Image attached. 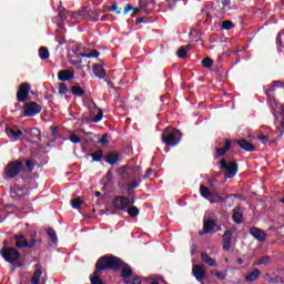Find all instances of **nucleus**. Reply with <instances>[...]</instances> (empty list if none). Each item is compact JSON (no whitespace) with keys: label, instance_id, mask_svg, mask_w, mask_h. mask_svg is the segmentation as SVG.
Here are the masks:
<instances>
[{"label":"nucleus","instance_id":"f257e3e1","mask_svg":"<svg viewBox=\"0 0 284 284\" xmlns=\"http://www.w3.org/2000/svg\"><path fill=\"white\" fill-rule=\"evenodd\" d=\"M123 265V260L114 256V255H103L95 263V270L93 274L90 276L91 284H105L103 280H101V273L106 270H113V272H119L121 266Z\"/></svg>","mask_w":284,"mask_h":284},{"label":"nucleus","instance_id":"f03ea898","mask_svg":"<svg viewBox=\"0 0 284 284\" xmlns=\"http://www.w3.org/2000/svg\"><path fill=\"white\" fill-rule=\"evenodd\" d=\"M182 136L183 133L174 128H166L161 134L162 143L171 148H176L181 143Z\"/></svg>","mask_w":284,"mask_h":284},{"label":"nucleus","instance_id":"7ed1b4c3","mask_svg":"<svg viewBox=\"0 0 284 284\" xmlns=\"http://www.w3.org/2000/svg\"><path fill=\"white\" fill-rule=\"evenodd\" d=\"M0 254L2 258L7 261V263H11L16 267H23V263H14L16 261H19V258H21V253L17 248L4 246L1 248Z\"/></svg>","mask_w":284,"mask_h":284},{"label":"nucleus","instance_id":"20e7f679","mask_svg":"<svg viewBox=\"0 0 284 284\" xmlns=\"http://www.w3.org/2000/svg\"><path fill=\"white\" fill-rule=\"evenodd\" d=\"M23 171V161L16 160L9 162L4 168V176L7 179H14V176H19Z\"/></svg>","mask_w":284,"mask_h":284},{"label":"nucleus","instance_id":"39448f33","mask_svg":"<svg viewBox=\"0 0 284 284\" xmlns=\"http://www.w3.org/2000/svg\"><path fill=\"white\" fill-rule=\"evenodd\" d=\"M220 168L227 173L226 179H234L239 172V163L236 161L227 163L225 159H222L220 161Z\"/></svg>","mask_w":284,"mask_h":284},{"label":"nucleus","instance_id":"423d86ee","mask_svg":"<svg viewBox=\"0 0 284 284\" xmlns=\"http://www.w3.org/2000/svg\"><path fill=\"white\" fill-rule=\"evenodd\" d=\"M113 207L115 210H119L120 212H125L131 205H133L134 201L130 202V197L123 196V195H118L113 199Z\"/></svg>","mask_w":284,"mask_h":284},{"label":"nucleus","instance_id":"0eeeda50","mask_svg":"<svg viewBox=\"0 0 284 284\" xmlns=\"http://www.w3.org/2000/svg\"><path fill=\"white\" fill-rule=\"evenodd\" d=\"M30 83H22L20 84L18 92H17V100L19 101V103H26V101H28V99H30Z\"/></svg>","mask_w":284,"mask_h":284},{"label":"nucleus","instance_id":"6e6552de","mask_svg":"<svg viewBox=\"0 0 284 284\" xmlns=\"http://www.w3.org/2000/svg\"><path fill=\"white\" fill-rule=\"evenodd\" d=\"M14 241H16V247L21 248V247H27L28 250H32L34 245H37V239H31L28 242V239L23 235H14Z\"/></svg>","mask_w":284,"mask_h":284},{"label":"nucleus","instance_id":"1a4fd4ad","mask_svg":"<svg viewBox=\"0 0 284 284\" xmlns=\"http://www.w3.org/2000/svg\"><path fill=\"white\" fill-rule=\"evenodd\" d=\"M24 116H37L42 110L41 105L37 102H27L23 106Z\"/></svg>","mask_w":284,"mask_h":284},{"label":"nucleus","instance_id":"9d476101","mask_svg":"<svg viewBox=\"0 0 284 284\" xmlns=\"http://www.w3.org/2000/svg\"><path fill=\"white\" fill-rule=\"evenodd\" d=\"M214 227H216V220H203V230L199 232V235L213 234Z\"/></svg>","mask_w":284,"mask_h":284},{"label":"nucleus","instance_id":"9b49d317","mask_svg":"<svg viewBox=\"0 0 284 284\" xmlns=\"http://www.w3.org/2000/svg\"><path fill=\"white\" fill-rule=\"evenodd\" d=\"M241 8V0H222V11L239 10Z\"/></svg>","mask_w":284,"mask_h":284},{"label":"nucleus","instance_id":"f8f14e48","mask_svg":"<svg viewBox=\"0 0 284 284\" xmlns=\"http://www.w3.org/2000/svg\"><path fill=\"white\" fill-rule=\"evenodd\" d=\"M232 234H234V232L232 230H226L223 234L222 250H224V252H230V250H232Z\"/></svg>","mask_w":284,"mask_h":284},{"label":"nucleus","instance_id":"ddd939ff","mask_svg":"<svg viewBox=\"0 0 284 284\" xmlns=\"http://www.w3.org/2000/svg\"><path fill=\"white\" fill-rule=\"evenodd\" d=\"M251 236H254L256 241L263 243L267 240V233L258 227H251L250 229Z\"/></svg>","mask_w":284,"mask_h":284},{"label":"nucleus","instance_id":"4468645a","mask_svg":"<svg viewBox=\"0 0 284 284\" xmlns=\"http://www.w3.org/2000/svg\"><path fill=\"white\" fill-rule=\"evenodd\" d=\"M193 276L201 283L205 278V268L203 265L194 264L192 268Z\"/></svg>","mask_w":284,"mask_h":284},{"label":"nucleus","instance_id":"2eb2a0df","mask_svg":"<svg viewBox=\"0 0 284 284\" xmlns=\"http://www.w3.org/2000/svg\"><path fill=\"white\" fill-rule=\"evenodd\" d=\"M6 134L12 141H19V138L23 135V131L21 129H12L11 126H6Z\"/></svg>","mask_w":284,"mask_h":284},{"label":"nucleus","instance_id":"dca6fc26","mask_svg":"<svg viewBox=\"0 0 284 284\" xmlns=\"http://www.w3.org/2000/svg\"><path fill=\"white\" fill-rule=\"evenodd\" d=\"M139 6L143 12H152V9L156 6V0H139Z\"/></svg>","mask_w":284,"mask_h":284},{"label":"nucleus","instance_id":"f3484780","mask_svg":"<svg viewBox=\"0 0 284 284\" xmlns=\"http://www.w3.org/2000/svg\"><path fill=\"white\" fill-rule=\"evenodd\" d=\"M237 145H239V148H241V150H244L245 152H255L256 151V146L245 139L237 140Z\"/></svg>","mask_w":284,"mask_h":284},{"label":"nucleus","instance_id":"a211bd4d","mask_svg":"<svg viewBox=\"0 0 284 284\" xmlns=\"http://www.w3.org/2000/svg\"><path fill=\"white\" fill-rule=\"evenodd\" d=\"M232 220H233L237 225H241V223H243V212L241 211V204H237V205L233 209Z\"/></svg>","mask_w":284,"mask_h":284},{"label":"nucleus","instance_id":"6ab92c4d","mask_svg":"<svg viewBox=\"0 0 284 284\" xmlns=\"http://www.w3.org/2000/svg\"><path fill=\"white\" fill-rule=\"evenodd\" d=\"M230 150H232V141L231 140H225V144L224 148H216L215 152H216V159H219V156H225V154H227V152H230Z\"/></svg>","mask_w":284,"mask_h":284},{"label":"nucleus","instance_id":"aec40b11","mask_svg":"<svg viewBox=\"0 0 284 284\" xmlns=\"http://www.w3.org/2000/svg\"><path fill=\"white\" fill-rule=\"evenodd\" d=\"M59 81H71L74 79V71L72 70H61L58 72Z\"/></svg>","mask_w":284,"mask_h":284},{"label":"nucleus","instance_id":"412c9836","mask_svg":"<svg viewBox=\"0 0 284 284\" xmlns=\"http://www.w3.org/2000/svg\"><path fill=\"white\" fill-rule=\"evenodd\" d=\"M104 161L109 165H116L119 163V153L118 152H109L104 155Z\"/></svg>","mask_w":284,"mask_h":284},{"label":"nucleus","instance_id":"4be33fe9","mask_svg":"<svg viewBox=\"0 0 284 284\" xmlns=\"http://www.w3.org/2000/svg\"><path fill=\"white\" fill-rule=\"evenodd\" d=\"M121 267H122V273H121L122 278H125V281H128V278H132V276L134 275V272L132 271V266H130L129 264H125L122 261Z\"/></svg>","mask_w":284,"mask_h":284},{"label":"nucleus","instance_id":"5701e85b","mask_svg":"<svg viewBox=\"0 0 284 284\" xmlns=\"http://www.w3.org/2000/svg\"><path fill=\"white\" fill-rule=\"evenodd\" d=\"M10 194L13 199H21V196L26 195V191L23 186L14 185L13 187H11Z\"/></svg>","mask_w":284,"mask_h":284},{"label":"nucleus","instance_id":"b1692460","mask_svg":"<svg viewBox=\"0 0 284 284\" xmlns=\"http://www.w3.org/2000/svg\"><path fill=\"white\" fill-rule=\"evenodd\" d=\"M93 74L98 77V79H103L108 73L102 64L95 63L93 64Z\"/></svg>","mask_w":284,"mask_h":284},{"label":"nucleus","instance_id":"393cba45","mask_svg":"<svg viewBox=\"0 0 284 284\" xmlns=\"http://www.w3.org/2000/svg\"><path fill=\"white\" fill-rule=\"evenodd\" d=\"M260 277H261V270L254 268L252 273H250L244 277V281H246V283H254V281H258Z\"/></svg>","mask_w":284,"mask_h":284},{"label":"nucleus","instance_id":"a878e982","mask_svg":"<svg viewBox=\"0 0 284 284\" xmlns=\"http://www.w3.org/2000/svg\"><path fill=\"white\" fill-rule=\"evenodd\" d=\"M29 135L31 138V143H37V141H41V131L38 128H33L29 131Z\"/></svg>","mask_w":284,"mask_h":284},{"label":"nucleus","instance_id":"bb28decb","mask_svg":"<svg viewBox=\"0 0 284 284\" xmlns=\"http://www.w3.org/2000/svg\"><path fill=\"white\" fill-rule=\"evenodd\" d=\"M41 274H43V268L41 266H37L31 277V284H39V281H41Z\"/></svg>","mask_w":284,"mask_h":284},{"label":"nucleus","instance_id":"cd10ccee","mask_svg":"<svg viewBox=\"0 0 284 284\" xmlns=\"http://www.w3.org/2000/svg\"><path fill=\"white\" fill-rule=\"evenodd\" d=\"M130 10L133 11V13L131 14V17H134L135 14H138V12H143V9L140 7H133L132 4L128 3L124 7V11L123 14H128L130 12Z\"/></svg>","mask_w":284,"mask_h":284},{"label":"nucleus","instance_id":"c85d7f7f","mask_svg":"<svg viewBox=\"0 0 284 284\" xmlns=\"http://www.w3.org/2000/svg\"><path fill=\"white\" fill-rule=\"evenodd\" d=\"M200 194L201 197L206 199V201H210L213 195L212 191H210V189L203 184L200 186Z\"/></svg>","mask_w":284,"mask_h":284},{"label":"nucleus","instance_id":"c756f323","mask_svg":"<svg viewBox=\"0 0 284 284\" xmlns=\"http://www.w3.org/2000/svg\"><path fill=\"white\" fill-rule=\"evenodd\" d=\"M202 261L203 263H206V265H210V267H216L219 265L214 258H212L207 253H202Z\"/></svg>","mask_w":284,"mask_h":284},{"label":"nucleus","instance_id":"7c9ffc66","mask_svg":"<svg viewBox=\"0 0 284 284\" xmlns=\"http://www.w3.org/2000/svg\"><path fill=\"white\" fill-rule=\"evenodd\" d=\"M71 94H73V97H84L85 90H83V88H81V85H72Z\"/></svg>","mask_w":284,"mask_h":284},{"label":"nucleus","instance_id":"2f4dec72","mask_svg":"<svg viewBox=\"0 0 284 284\" xmlns=\"http://www.w3.org/2000/svg\"><path fill=\"white\" fill-rule=\"evenodd\" d=\"M190 44L187 45H183L181 47L178 51H176V57L179 59H186L187 58V51L190 50Z\"/></svg>","mask_w":284,"mask_h":284},{"label":"nucleus","instance_id":"473e14b6","mask_svg":"<svg viewBox=\"0 0 284 284\" xmlns=\"http://www.w3.org/2000/svg\"><path fill=\"white\" fill-rule=\"evenodd\" d=\"M209 201L210 203H227V196L222 197L221 195H219V193H213Z\"/></svg>","mask_w":284,"mask_h":284},{"label":"nucleus","instance_id":"72a5a7b5","mask_svg":"<svg viewBox=\"0 0 284 284\" xmlns=\"http://www.w3.org/2000/svg\"><path fill=\"white\" fill-rule=\"evenodd\" d=\"M89 156L93 160V162L99 163L103 159V150L99 149L93 153H90Z\"/></svg>","mask_w":284,"mask_h":284},{"label":"nucleus","instance_id":"f704fd0d","mask_svg":"<svg viewBox=\"0 0 284 284\" xmlns=\"http://www.w3.org/2000/svg\"><path fill=\"white\" fill-rule=\"evenodd\" d=\"M139 185H140V182L136 180H133L126 184V192H128L129 196H132V192H134V190H136V187H139Z\"/></svg>","mask_w":284,"mask_h":284},{"label":"nucleus","instance_id":"c9c22d12","mask_svg":"<svg viewBox=\"0 0 284 284\" xmlns=\"http://www.w3.org/2000/svg\"><path fill=\"white\" fill-rule=\"evenodd\" d=\"M39 57L42 61H48V59H50V51H48V48L41 47L39 49Z\"/></svg>","mask_w":284,"mask_h":284},{"label":"nucleus","instance_id":"e433bc0d","mask_svg":"<svg viewBox=\"0 0 284 284\" xmlns=\"http://www.w3.org/2000/svg\"><path fill=\"white\" fill-rule=\"evenodd\" d=\"M125 212H128L129 216H131V219H136V216L139 215L140 211L139 207H136L135 205L129 206Z\"/></svg>","mask_w":284,"mask_h":284},{"label":"nucleus","instance_id":"4c0bfd02","mask_svg":"<svg viewBox=\"0 0 284 284\" xmlns=\"http://www.w3.org/2000/svg\"><path fill=\"white\" fill-rule=\"evenodd\" d=\"M47 234H48L49 239L51 240V243H58L59 237H57V231H54L53 229L49 227L47 230Z\"/></svg>","mask_w":284,"mask_h":284},{"label":"nucleus","instance_id":"58836bf2","mask_svg":"<svg viewBox=\"0 0 284 284\" xmlns=\"http://www.w3.org/2000/svg\"><path fill=\"white\" fill-rule=\"evenodd\" d=\"M82 205H83V200H81V197L71 200V206L73 207V210H81Z\"/></svg>","mask_w":284,"mask_h":284},{"label":"nucleus","instance_id":"ea45409f","mask_svg":"<svg viewBox=\"0 0 284 284\" xmlns=\"http://www.w3.org/2000/svg\"><path fill=\"white\" fill-rule=\"evenodd\" d=\"M276 43L281 48H284V29L277 33Z\"/></svg>","mask_w":284,"mask_h":284},{"label":"nucleus","instance_id":"a19ab883","mask_svg":"<svg viewBox=\"0 0 284 284\" xmlns=\"http://www.w3.org/2000/svg\"><path fill=\"white\" fill-rule=\"evenodd\" d=\"M201 63L203 68H212V65H214V60H212L210 57H206L202 60Z\"/></svg>","mask_w":284,"mask_h":284},{"label":"nucleus","instance_id":"79ce46f5","mask_svg":"<svg viewBox=\"0 0 284 284\" xmlns=\"http://www.w3.org/2000/svg\"><path fill=\"white\" fill-rule=\"evenodd\" d=\"M78 14H80V19H82L83 21H88V19H90V12H88L87 8L78 11Z\"/></svg>","mask_w":284,"mask_h":284},{"label":"nucleus","instance_id":"37998d69","mask_svg":"<svg viewBox=\"0 0 284 284\" xmlns=\"http://www.w3.org/2000/svg\"><path fill=\"white\" fill-rule=\"evenodd\" d=\"M99 54H101L99 51L92 50L90 53H82L81 57L87 59H98Z\"/></svg>","mask_w":284,"mask_h":284},{"label":"nucleus","instance_id":"c03bdc74","mask_svg":"<svg viewBox=\"0 0 284 284\" xmlns=\"http://www.w3.org/2000/svg\"><path fill=\"white\" fill-rule=\"evenodd\" d=\"M268 283H283V277L275 275L274 277H270V274H265Z\"/></svg>","mask_w":284,"mask_h":284},{"label":"nucleus","instance_id":"a18cd8bd","mask_svg":"<svg viewBox=\"0 0 284 284\" xmlns=\"http://www.w3.org/2000/svg\"><path fill=\"white\" fill-rule=\"evenodd\" d=\"M211 274H214V276H216V278L220 281H225V278H227V274L221 271H211Z\"/></svg>","mask_w":284,"mask_h":284},{"label":"nucleus","instance_id":"49530a36","mask_svg":"<svg viewBox=\"0 0 284 284\" xmlns=\"http://www.w3.org/2000/svg\"><path fill=\"white\" fill-rule=\"evenodd\" d=\"M234 28V22L232 20H225L222 22V30H232Z\"/></svg>","mask_w":284,"mask_h":284},{"label":"nucleus","instance_id":"de8ad7c7","mask_svg":"<svg viewBox=\"0 0 284 284\" xmlns=\"http://www.w3.org/2000/svg\"><path fill=\"white\" fill-rule=\"evenodd\" d=\"M87 21H99V12L94 10L89 13V18H87Z\"/></svg>","mask_w":284,"mask_h":284},{"label":"nucleus","instance_id":"09e8293b","mask_svg":"<svg viewBox=\"0 0 284 284\" xmlns=\"http://www.w3.org/2000/svg\"><path fill=\"white\" fill-rule=\"evenodd\" d=\"M58 90L59 94H68V85L63 82L59 83Z\"/></svg>","mask_w":284,"mask_h":284},{"label":"nucleus","instance_id":"8fccbe9b","mask_svg":"<svg viewBox=\"0 0 284 284\" xmlns=\"http://www.w3.org/2000/svg\"><path fill=\"white\" fill-rule=\"evenodd\" d=\"M181 0H165L169 10H174L176 3Z\"/></svg>","mask_w":284,"mask_h":284},{"label":"nucleus","instance_id":"3c124183","mask_svg":"<svg viewBox=\"0 0 284 284\" xmlns=\"http://www.w3.org/2000/svg\"><path fill=\"white\" fill-rule=\"evenodd\" d=\"M272 261V257L270 255L263 256L258 261V265H267Z\"/></svg>","mask_w":284,"mask_h":284},{"label":"nucleus","instance_id":"603ef678","mask_svg":"<svg viewBox=\"0 0 284 284\" xmlns=\"http://www.w3.org/2000/svg\"><path fill=\"white\" fill-rule=\"evenodd\" d=\"M124 284H141V277L134 276L131 281L130 280H125Z\"/></svg>","mask_w":284,"mask_h":284},{"label":"nucleus","instance_id":"864d4df0","mask_svg":"<svg viewBox=\"0 0 284 284\" xmlns=\"http://www.w3.org/2000/svg\"><path fill=\"white\" fill-rule=\"evenodd\" d=\"M103 119V110H99L98 114L93 118V123H99Z\"/></svg>","mask_w":284,"mask_h":284},{"label":"nucleus","instance_id":"5fc2aeb1","mask_svg":"<svg viewBox=\"0 0 284 284\" xmlns=\"http://www.w3.org/2000/svg\"><path fill=\"white\" fill-rule=\"evenodd\" d=\"M69 141H71V143H81V138L77 134H71L70 138H69Z\"/></svg>","mask_w":284,"mask_h":284},{"label":"nucleus","instance_id":"6e6d98bb","mask_svg":"<svg viewBox=\"0 0 284 284\" xmlns=\"http://www.w3.org/2000/svg\"><path fill=\"white\" fill-rule=\"evenodd\" d=\"M284 83L281 81H273V88L270 89V92H274L276 88H283Z\"/></svg>","mask_w":284,"mask_h":284},{"label":"nucleus","instance_id":"4d7b16f0","mask_svg":"<svg viewBox=\"0 0 284 284\" xmlns=\"http://www.w3.org/2000/svg\"><path fill=\"white\" fill-rule=\"evenodd\" d=\"M26 166L29 170V172H32V170H34V162H32V160H27Z\"/></svg>","mask_w":284,"mask_h":284},{"label":"nucleus","instance_id":"13d9d810","mask_svg":"<svg viewBox=\"0 0 284 284\" xmlns=\"http://www.w3.org/2000/svg\"><path fill=\"white\" fill-rule=\"evenodd\" d=\"M258 141H263V145H267V143H271L270 138H267V135H260Z\"/></svg>","mask_w":284,"mask_h":284},{"label":"nucleus","instance_id":"bf43d9fd","mask_svg":"<svg viewBox=\"0 0 284 284\" xmlns=\"http://www.w3.org/2000/svg\"><path fill=\"white\" fill-rule=\"evenodd\" d=\"M194 34H201V32H199V31H196V30H192L191 32H190V37H191V39L193 40V41H199V37H196V36H194Z\"/></svg>","mask_w":284,"mask_h":284},{"label":"nucleus","instance_id":"052dcab7","mask_svg":"<svg viewBox=\"0 0 284 284\" xmlns=\"http://www.w3.org/2000/svg\"><path fill=\"white\" fill-rule=\"evenodd\" d=\"M111 10H113L115 14H121V11L119 10V3L116 2H113V4L111 6Z\"/></svg>","mask_w":284,"mask_h":284},{"label":"nucleus","instance_id":"680f3d73","mask_svg":"<svg viewBox=\"0 0 284 284\" xmlns=\"http://www.w3.org/2000/svg\"><path fill=\"white\" fill-rule=\"evenodd\" d=\"M108 133L103 134L102 138L99 140V143H102V145H105L108 143Z\"/></svg>","mask_w":284,"mask_h":284},{"label":"nucleus","instance_id":"e2e57ef3","mask_svg":"<svg viewBox=\"0 0 284 284\" xmlns=\"http://www.w3.org/2000/svg\"><path fill=\"white\" fill-rule=\"evenodd\" d=\"M141 23H148V21H145V17H142V18H136L135 20V26H139Z\"/></svg>","mask_w":284,"mask_h":284},{"label":"nucleus","instance_id":"0e129e2a","mask_svg":"<svg viewBox=\"0 0 284 284\" xmlns=\"http://www.w3.org/2000/svg\"><path fill=\"white\" fill-rule=\"evenodd\" d=\"M227 199H243V195H241V194H229V195H226V200Z\"/></svg>","mask_w":284,"mask_h":284},{"label":"nucleus","instance_id":"69168bd1","mask_svg":"<svg viewBox=\"0 0 284 284\" xmlns=\"http://www.w3.org/2000/svg\"><path fill=\"white\" fill-rule=\"evenodd\" d=\"M152 172H154V170L148 169L145 174H144V179H149V176H152Z\"/></svg>","mask_w":284,"mask_h":284},{"label":"nucleus","instance_id":"338daca9","mask_svg":"<svg viewBox=\"0 0 284 284\" xmlns=\"http://www.w3.org/2000/svg\"><path fill=\"white\" fill-rule=\"evenodd\" d=\"M30 237H31V240H32V239H37V232H34V231L31 232V233H30Z\"/></svg>","mask_w":284,"mask_h":284},{"label":"nucleus","instance_id":"774afa93","mask_svg":"<svg viewBox=\"0 0 284 284\" xmlns=\"http://www.w3.org/2000/svg\"><path fill=\"white\" fill-rule=\"evenodd\" d=\"M280 114H282L284 116V104L281 106V112Z\"/></svg>","mask_w":284,"mask_h":284}]
</instances>
